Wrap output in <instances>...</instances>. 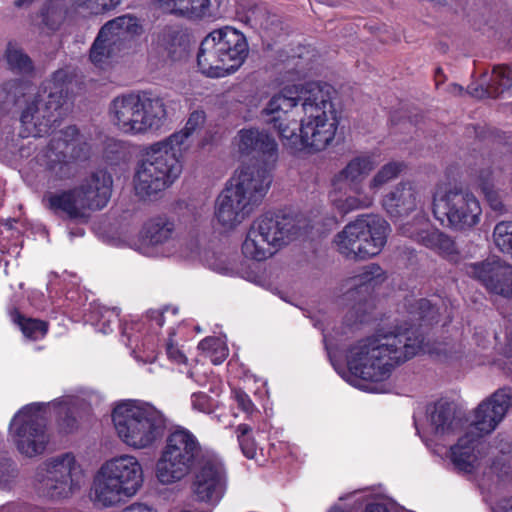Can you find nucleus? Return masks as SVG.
<instances>
[{"mask_svg": "<svg viewBox=\"0 0 512 512\" xmlns=\"http://www.w3.org/2000/svg\"><path fill=\"white\" fill-rule=\"evenodd\" d=\"M316 57V51L310 45H298L290 53V62L294 61L293 70L298 75H306L312 68V63Z\"/></svg>", "mask_w": 512, "mask_h": 512, "instance_id": "39", "label": "nucleus"}, {"mask_svg": "<svg viewBox=\"0 0 512 512\" xmlns=\"http://www.w3.org/2000/svg\"><path fill=\"white\" fill-rule=\"evenodd\" d=\"M112 421L119 438L137 449L153 446L164 436L167 428V419L160 410L138 400L118 404L113 409Z\"/></svg>", "mask_w": 512, "mask_h": 512, "instance_id": "6", "label": "nucleus"}, {"mask_svg": "<svg viewBox=\"0 0 512 512\" xmlns=\"http://www.w3.org/2000/svg\"><path fill=\"white\" fill-rule=\"evenodd\" d=\"M89 154L90 146L81 141L75 125L67 126L53 135L42 155L48 187L55 188L57 182L71 179L74 176L72 162L86 160Z\"/></svg>", "mask_w": 512, "mask_h": 512, "instance_id": "10", "label": "nucleus"}, {"mask_svg": "<svg viewBox=\"0 0 512 512\" xmlns=\"http://www.w3.org/2000/svg\"><path fill=\"white\" fill-rule=\"evenodd\" d=\"M164 12L189 20H202L210 16V0H154Z\"/></svg>", "mask_w": 512, "mask_h": 512, "instance_id": "27", "label": "nucleus"}, {"mask_svg": "<svg viewBox=\"0 0 512 512\" xmlns=\"http://www.w3.org/2000/svg\"><path fill=\"white\" fill-rule=\"evenodd\" d=\"M69 9L57 0H47L40 10L42 24L51 31H57L68 16Z\"/></svg>", "mask_w": 512, "mask_h": 512, "instance_id": "35", "label": "nucleus"}, {"mask_svg": "<svg viewBox=\"0 0 512 512\" xmlns=\"http://www.w3.org/2000/svg\"><path fill=\"white\" fill-rule=\"evenodd\" d=\"M175 336L174 330L169 332V338L165 344V351L168 359L175 364H186L187 357L185 353L179 348V346L174 343L173 337Z\"/></svg>", "mask_w": 512, "mask_h": 512, "instance_id": "48", "label": "nucleus"}, {"mask_svg": "<svg viewBox=\"0 0 512 512\" xmlns=\"http://www.w3.org/2000/svg\"><path fill=\"white\" fill-rule=\"evenodd\" d=\"M512 86V70L506 65H496L492 70V76L486 88H482L483 94L490 98H498Z\"/></svg>", "mask_w": 512, "mask_h": 512, "instance_id": "34", "label": "nucleus"}, {"mask_svg": "<svg viewBox=\"0 0 512 512\" xmlns=\"http://www.w3.org/2000/svg\"><path fill=\"white\" fill-rule=\"evenodd\" d=\"M75 456L71 452L46 460L35 476L36 490L41 497L51 500L67 498L73 490V476L77 470Z\"/></svg>", "mask_w": 512, "mask_h": 512, "instance_id": "16", "label": "nucleus"}, {"mask_svg": "<svg viewBox=\"0 0 512 512\" xmlns=\"http://www.w3.org/2000/svg\"><path fill=\"white\" fill-rule=\"evenodd\" d=\"M423 342L424 337L409 328L379 329L349 349V372L357 381L382 382L390 377L396 366L413 358Z\"/></svg>", "mask_w": 512, "mask_h": 512, "instance_id": "3", "label": "nucleus"}, {"mask_svg": "<svg viewBox=\"0 0 512 512\" xmlns=\"http://www.w3.org/2000/svg\"><path fill=\"white\" fill-rule=\"evenodd\" d=\"M181 152L167 138L147 147L134 177L136 194L150 197L173 184L182 172Z\"/></svg>", "mask_w": 512, "mask_h": 512, "instance_id": "8", "label": "nucleus"}, {"mask_svg": "<svg viewBox=\"0 0 512 512\" xmlns=\"http://www.w3.org/2000/svg\"><path fill=\"white\" fill-rule=\"evenodd\" d=\"M364 512H390L385 504L370 503L365 507Z\"/></svg>", "mask_w": 512, "mask_h": 512, "instance_id": "59", "label": "nucleus"}, {"mask_svg": "<svg viewBox=\"0 0 512 512\" xmlns=\"http://www.w3.org/2000/svg\"><path fill=\"white\" fill-rule=\"evenodd\" d=\"M506 512H512V499L508 501Z\"/></svg>", "mask_w": 512, "mask_h": 512, "instance_id": "64", "label": "nucleus"}, {"mask_svg": "<svg viewBox=\"0 0 512 512\" xmlns=\"http://www.w3.org/2000/svg\"><path fill=\"white\" fill-rule=\"evenodd\" d=\"M179 40V31L173 28L164 29L159 35V41L165 47L169 54L175 53L174 46Z\"/></svg>", "mask_w": 512, "mask_h": 512, "instance_id": "50", "label": "nucleus"}, {"mask_svg": "<svg viewBox=\"0 0 512 512\" xmlns=\"http://www.w3.org/2000/svg\"><path fill=\"white\" fill-rule=\"evenodd\" d=\"M288 215L283 211L267 212L251 224L242 243L244 257L264 261L285 244L288 237Z\"/></svg>", "mask_w": 512, "mask_h": 512, "instance_id": "13", "label": "nucleus"}, {"mask_svg": "<svg viewBox=\"0 0 512 512\" xmlns=\"http://www.w3.org/2000/svg\"><path fill=\"white\" fill-rule=\"evenodd\" d=\"M141 107V132L160 129L167 120V110L163 98L153 95L151 92L140 93Z\"/></svg>", "mask_w": 512, "mask_h": 512, "instance_id": "26", "label": "nucleus"}, {"mask_svg": "<svg viewBox=\"0 0 512 512\" xmlns=\"http://www.w3.org/2000/svg\"><path fill=\"white\" fill-rule=\"evenodd\" d=\"M249 53L246 36L225 26L211 31L200 43L197 53L199 71L210 78H222L236 72Z\"/></svg>", "mask_w": 512, "mask_h": 512, "instance_id": "5", "label": "nucleus"}, {"mask_svg": "<svg viewBox=\"0 0 512 512\" xmlns=\"http://www.w3.org/2000/svg\"><path fill=\"white\" fill-rule=\"evenodd\" d=\"M493 239L496 247L503 253L512 257V221H501L493 230Z\"/></svg>", "mask_w": 512, "mask_h": 512, "instance_id": "40", "label": "nucleus"}, {"mask_svg": "<svg viewBox=\"0 0 512 512\" xmlns=\"http://www.w3.org/2000/svg\"><path fill=\"white\" fill-rule=\"evenodd\" d=\"M482 210L475 195L467 188L454 185L433 197V214L442 224L455 231H466L480 221Z\"/></svg>", "mask_w": 512, "mask_h": 512, "instance_id": "12", "label": "nucleus"}, {"mask_svg": "<svg viewBox=\"0 0 512 512\" xmlns=\"http://www.w3.org/2000/svg\"><path fill=\"white\" fill-rule=\"evenodd\" d=\"M512 406V388L504 387L495 391L488 399L482 401L475 410L472 428L480 435L495 430Z\"/></svg>", "mask_w": 512, "mask_h": 512, "instance_id": "20", "label": "nucleus"}, {"mask_svg": "<svg viewBox=\"0 0 512 512\" xmlns=\"http://www.w3.org/2000/svg\"><path fill=\"white\" fill-rule=\"evenodd\" d=\"M32 507L25 503H9L0 507V512H32Z\"/></svg>", "mask_w": 512, "mask_h": 512, "instance_id": "56", "label": "nucleus"}, {"mask_svg": "<svg viewBox=\"0 0 512 512\" xmlns=\"http://www.w3.org/2000/svg\"><path fill=\"white\" fill-rule=\"evenodd\" d=\"M112 185L111 175L105 170H98L75 186L82 212L106 207L111 197Z\"/></svg>", "mask_w": 512, "mask_h": 512, "instance_id": "21", "label": "nucleus"}, {"mask_svg": "<svg viewBox=\"0 0 512 512\" xmlns=\"http://www.w3.org/2000/svg\"><path fill=\"white\" fill-rule=\"evenodd\" d=\"M121 512H157V510L145 503L135 502L125 507Z\"/></svg>", "mask_w": 512, "mask_h": 512, "instance_id": "58", "label": "nucleus"}, {"mask_svg": "<svg viewBox=\"0 0 512 512\" xmlns=\"http://www.w3.org/2000/svg\"><path fill=\"white\" fill-rule=\"evenodd\" d=\"M256 21L264 32L266 40V53L268 58V70L272 74H279L275 82L285 84L288 75V51L286 44L281 41L286 39L283 21L276 13L266 9L259 10Z\"/></svg>", "mask_w": 512, "mask_h": 512, "instance_id": "18", "label": "nucleus"}, {"mask_svg": "<svg viewBox=\"0 0 512 512\" xmlns=\"http://www.w3.org/2000/svg\"><path fill=\"white\" fill-rule=\"evenodd\" d=\"M220 339L215 336H209L202 339L198 344V349L202 352V354L207 358L209 354H211L216 347H219Z\"/></svg>", "mask_w": 512, "mask_h": 512, "instance_id": "53", "label": "nucleus"}, {"mask_svg": "<svg viewBox=\"0 0 512 512\" xmlns=\"http://www.w3.org/2000/svg\"><path fill=\"white\" fill-rule=\"evenodd\" d=\"M17 476L15 462L6 456L0 457V488H9L10 484Z\"/></svg>", "mask_w": 512, "mask_h": 512, "instance_id": "47", "label": "nucleus"}, {"mask_svg": "<svg viewBox=\"0 0 512 512\" xmlns=\"http://www.w3.org/2000/svg\"><path fill=\"white\" fill-rule=\"evenodd\" d=\"M15 147H17V153L21 158H28L37 150L33 141H28L26 144L22 143L21 145L16 144Z\"/></svg>", "mask_w": 512, "mask_h": 512, "instance_id": "57", "label": "nucleus"}, {"mask_svg": "<svg viewBox=\"0 0 512 512\" xmlns=\"http://www.w3.org/2000/svg\"><path fill=\"white\" fill-rule=\"evenodd\" d=\"M383 207L390 217L408 216L416 208V192L409 183H399L383 199Z\"/></svg>", "mask_w": 512, "mask_h": 512, "instance_id": "25", "label": "nucleus"}, {"mask_svg": "<svg viewBox=\"0 0 512 512\" xmlns=\"http://www.w3.org/2000/svg\"><path fill=\"white\" fill-rule=\"evenodd\" d=\"M174 223L166 217L158 216L147 221L143 227V238L152 245H158L171 238Z\"/></svg>", "mask_w": 512, "mask_h": 512, "instance_id": "33", "label": "nucleus"}, {"mask_svg": "<svg viewBox=\"0 0 512 512\" xmlns=\"http://www.w3.org/2000/svg\"><path fill=\"white\" fill-rule=\"evenodd\" d=\"M34 0H15L14 5L18 8L30 5Z\"/></svg>", "mask_w": 512, "mask_h": 512, "instance_id": "60", "label": "nucleus"}, {"mask_svg": "<svg viewBox=\"0 0 512 512\" xmlns=\"http://www.w3.org/2000/svg\"><path fill=\"white\" fill-rule=\"evenodd\" d=\"M140 93H127L114 98L110 104V116L117 128L126 134H142Z\"/></svg>", "mask_w": 512, "mask_h": 512, "instance_id": "22", "label": "nucleus"}, {"mask_svg": "<svg viewBox=\"0 0 512 512\" xmlns=\"http://www.w3.org/2000/svg\"><path fill=\"white\" fill-rule=\"evenodd\" d=\"M169 309L165 308L163 310H154L151 309L147 312V319L152 328L156 327L158 329L162 328L165 323V313L168 312Z\"/></svg>", "mask_w": 512, "mask_h": 512, "instance_id": "51", "label": "nucleus"}, {"mask_svg": "<svg viewBox=\"0 0 512 512\" xmlns=\"http://www.w3.org/2000/svg\"><path fill=\"white\" fill-rule=\"evenodd\" d=\"M415 306L419 311V318L421 320H425L427 318H432L435 312L434 306L428 299L421 298L416 301Z\"/></svg>", "mask_w": 512, "mask_h": 512, "instance_id": "52", "label": "nucleus"}, {"mask_svg": "<svg viewBox=\"0 0 512 512\" xmlns=\"http://www.w3.org/2000/svg\"><path fill=\"white\" fill-rule=\"evenodd\" d=\"M401 233L424 247L449 259H454L459 254L458 247L454 239L439 229H426L418 227L414 222H409L401 227Z\"/></svg>", "mask_w": 512, "mask_h": 512, "instance_id": "23", "label": "nucleus"}, {"mask_svg": "<svg viewBox=\"0 0 512 512\" xmlns=\"http://www.w3.org/2000/svg\"><path fill=\"white\" fill-rule=\"evenodd\" d=\"M195 472L192 490L199 501H218L226 485L224 463L203 448L189 429L176 426L169 432L156 462L155 474L162 484L179 482Z\"/></svg>", "mask_w": 512, "mask_h": 512, "instance_id": "2", "label": "nucleus"}, {"mask_svg": "<svg viewBox=\"0 0 512 512\" xmlns=\"http://www.w3.org/2000/svg\"><path fill=\"white\" fill-rule=\"evenodd\" d=\"M41 410V403L28 404L11 422L14 444L19 453L29 458L43 454L50 441L45 421L39 417Z\"/></svg>", "mask_w": 512, "mask_h": 512, "instance_id": "15", "label": "nucleus"}, {"mask_svg": "<svg viewBox=\"0 0 512 512\" xmlns=\"http://www.w3.org/2000/svg\"><path fill=\"white\" fill-rule=\"evenodd\" d=\"M11 321L19 327L24 337L36 341L44 338L48 333L49 324L47 321L27 317L17 308L10 312Z\"/></svg>", "mask_w": 512, "mask_h": 512, "instance_id": "32", "label": "nucleus"}, {"mask_svg": "<svg viewBox=\"0 0 512 512\" xmlns=\"http://www.w3.org/2000/svg\"><path fill=\"white\" fill-rule=\"evenodd\" d=\"M206 121V114L203 110H195L190 113L185 127L173 133L167 139L174 143V145L178 146L183 150V146L186 140L199 128H201Z\"/></svg>", "mask_w": 512, "mask_h": 512, "instance_id": "37", "label": "nucleus"}, {"mask_svg": "<svg viewBox=\"0 0 512 512\" xmlns=\"http://www.w3.org/2000/svg\"><path fill=\"white\" fill-rule=\"evenodd\" d=\"M374 168L375 161L371 155H358L333 177L332 185L335 189L348 187L354 193L361 194L363 182Z\"/></svg>", "mask_w": 512, "mask_h": 512, "instance_id": "24", "label": "nucleus"}, {"mask_svg": "<svg viewBox=\"0 0 512 512\" xmlns=\"http://www.w3.org/2000/svg\"><path fill=\"white\" fill-rule=\"evenodd\" d=\"M143 483L142 467L134 456L123 455L103 464L94 479V502L103 507L134 496Z\"/></svg>", "mask_w": 512, "mask_h": 512, "instance_id": "9", "label": "nucleus"}, {"mask_svg": "<svg viewBox=\"0 0 512 512\" xmlns=\"http://www.w3.org/2000/svg\"><path fill=\"white\" fill-rule=\"evenodd\" d=\"M479 438L480 435H476L473 431L467 432L451 447L450 458L458 471L472 473L475 470L477 461L475 447Z\"/></svg>", "mask_w": 512, "mask_h": 512, "instance_id": "30", "label": "nucleus"}, {"mask_svg": "<svg viewBox=\"0 0 512 512\" xmlns=\"http://www.w3.org/2000/svg\"><path fill=\"white\" fill-rule=\"evenodd\" d=\"M465 271L489 293L512 300V265L499 259H486L467 264Z\"/></svg>", "mask_w": 512, "mask_h": 512, "instance_id": "19", "label": "nucleus"}, {"mask_svg": "<svg viewBox=\"0 0 512 512\" xmlns=\"http://www.w3.org/2000/svg\"><path fill=\"white\" fill-rule=\"evenodd\" d=\"M239 152L254 163H243L218 195L214 217L226 230L239 225L265 197L272 183V168L277 159V143L268 133L256 128L239 131Z\"/></svg>", "mask_w": 512, "mask_h": 512, "instance_id": "1", "label": "nucleus"}, {"mask_svg": "<svg viewBox=\"0 0 512 512\" xmlns=\"http://www.w3.org/2000/svg\"><path fill=\"white\" fill-rule=\"evenodd\" d=\"M71 75L65 69L56 70L45 84L47 100L28 104L22 111L19 138H39L53 132L62 118V108L66 103L71 85Z\"/></svg>", "mask_w": 512, "mask_h": 512, "instance_id": "7", "label": "nucleus"}, {"mask_svg": "<svg viewBox=\"0 0 512 512\" xmlns=\"http://www.w3.org/2000/svg\"><path fill=\"white\" fill-rule=\"evenodd\" d=\"M430 422L437 435L454 432L457 427L455 405L448 401L439 400L428 408Z\"/></svg>", "mask_w": 512, "mask_h": 512, "instance_id": "31", "label": "nucleus"}, {"mask_svg": "<svg viewBox=\"0 0 512 512\" xmlns=\"http://www.w3.org/2000/svg\"><path fill=\"white\" fill-rule=\"evenodd\" d=\"M389 224L377 216H361L347 224L335 237L338 251L349 259L378 255L384 247Z\"/></svg>", "mask_w": 512, "mask_h": 512, "instance_id": "11", "label": "nucleus"}, {"mask_svg": "<svg viewBox=\"0 0 512 512\" xmlns=\"http://www.w3.org/2000/svg\"><path fill=\"white\" fill-rule=\"evenodd\" d=\"M491 177V171H481L479 175V187L481 188V191L484 194L490 208L498 214H503L507 210L502 201L500 193L494 188Z\"/></svg>", "mask_w": 512, "mask_h": 512, "instance_id": "38", "label": "nucleus"}, {"mask_svg": "<svg viewBox=\"0 0 512 512\" xmlns=\"http://www.w3.org/2000/svg\"><path fill=\"white\" fill-rule=\"evenodd\" d=\"M9 86H10V83L7 82V83H4L2 86H1V91L6 94V97L8 96V93H9Z\"/></svg>", "mask_w": 512, "mask_h": 512, "instance_id": "62", "label": "nucleus"}, {"mask_svg": "<svg viewBox=\"0 0 512 512\" xmlns=\"http://www.w3.org/2000/svg\"><path fill=\"white\" fill-rule=\"evenodd\" d=\"M57 426L63 434L75 432L79 427L75 409L69 406L62 407L58 412Z\"/></svg>", "mask_w": 512, "mask_h": 512, "instance_id": "45", "label": "nucleus"}, {"mask_svg": "<svg viewBox=\"0 0 512 512\" xmlns=\"http://www.w3.org/2000/svg\"><path fill=\"white\" fill-rule=\"evenodd\" d=\"M5 59L9 69L22 75H31L34 72L32 59L21 48L9 42L5 50Z\"/></svg>", "mask_w": 512, "mask_h": 512, "instance_id": "36", "label": "nucleus"}, {"mask_svg": "<svg viewBox=\"0 0 512 512\" xmlns=\"http://www.w3.org/2000/svg\"><path fill=\"white\" fill-rule=\"evenodd\" d=\"M334 92L325 82L309 81L290 86V110L304 113L299 133L290 134V150L315 154L331 144L338 126L332 103Z\"/></svg>", "mask_w": 512, "mask_h": 512, "instance_id": "4", "label": "nucleus"}, {"mask_svg": "<svg viewBox=\"0 0 512 512\" xmlns=\"http://www.w3.org/2000/svg\"><path fill=\"white\" fill-rule=\"evenodd\" d=\"M121 0H74L73 6L87 11L91 15L105 14L114 10Z\"/></svg>", "mask_w": 512, "mask_h": 512, "instance_id": "42", "label": "nucleus"}, {"mask_svg": "<svg viewBox=\"0 0 512 512\" xmlns=\"http://www.w3.org/2000/svg\"><path fill=\"white\" fill-rule=\"evenodd\" d=\"M364 204L365 201L357 197H347L345 200L339 201L338 207L343 213H348L362 207Z\"/></svg>", "mask_w": 512, "mask_h": 512, "instance_id": "55", "label": "nucleus"}, {"mask_svg": "<svg viewBox=\"0 0 512 512\" xmlns=\"http://www.w3.org/2000/svg\"><path fill=\"white\" fill-rule=\"evenodd\" d=\"M142 30L139 19L129 14L108 21L100 29L90 48L91 62L104 69L114 56L130 47L133 38L140 35Z\"/></svg>", "mask_w": 512, "mask_h": 512, "instance_id": "14", "label": "nucleus"}, {"mask_svg": "<svg viewBox=\"0 0 512 512\" xmlns=\"http://www.w3.org/2000/svg\"><path fill=\"white\" fill-rule=\"evenodd\" d=\"M234 399L237 403L238 409L247 415H252L256 411V407L251 400L250 396L242 389L233 390Z\"/></svg>", "mask_w": 512, "mask_h": 512, "instance_id": "49", "label": "nucleus"}, {"mask_svg": "<svg viewBox=\"0 0 512 512\" xmlns=\"http://www.w3.org/2000/svg\"><path fill=\"white\" fill-rule=\"evenodd\" d=\"M16 223V219L14 218H8L7 220L4 221L3 225L8 229H12L13 228V224Z\"/></svg>", "mask_w": 512, "mask_h": 512, "instance_id": "61", "label": "nucleus"}, {"mask_svg": "<svg viewBox=\"0 0 512 512\" xmlns=\"http://www.w3.org/2000/svg\"><path fill=\"white\" fill-rule=\"evenodd\" d=\"M191 406L195 411L211 414L217 408V401L207 393L198 391L191 395Z\"/></svg>", "mask_w": 512, "mask_h": 512, "instance_id": "46", "label": "nucleus"}, {"mask_svg": "<svg viewBox=\"0 0 512 512\" xmlns=\"http://www.w3.org/2000/svg\"><path fill=\"white\" fill-rule=\"evenodd\" d=\"M313 225L311 221L302 214L296 215L290 219V242L302 239L306 240L311 237Z\"/></svg>", "mask_w": 512, "mask_h": 512, "instance_id": "44", "label": "nucleus"}, {"mask_svg": "<svg viewBox=\"0 0 512 512\" xmlns=\"http://www.w3.org/2000/svg\"><path fill=\"white\" fill-rule=\"evenodd\" d=\"M386 279L385 271L375 263L365 266L362 272L353 278L354 287L345 294L346 299L353 302L345 316L348 325L368 321L375 307L372 293Z\"/></svg>", "mask_w": 512, "mask_h": 512, "instance_id": "17", "label": "nucleus"}, {"mask_svg": "<svg viewBox=\"0 0 512 512\" xmlns=\"http://www.w3.org/2000/svg\"><path fill=\"white\" fill-rule=\"evenodd\" d=\"M236 434L240 449L243 455L248 459H254L257 455V443L252 436L250 425L242 423L236 428Z\"/></svg>", "mask_w": 512, "mask_h": 512, "instance_id": "41", "label": "nucleus"}, {"mask_svg": "<svg viewBox=\"0 0 512 512\" xmlns=\"http://www.w3.org/2000/svg\"><path fill=\"white\" fill-rule=\"evenodd\" d=\"M288 88L284 86L278 94H275L267 103L263 110L266 116V122L270 124L273 130L283 141L288 139L285 132L288 128Z\"/></svg>", "mask_w": 512, "mask_h": 512, "instance_id": "28", "label": "nucleus"}, {"mask_svg": "<svg viewBox=\"0 0 512 512\" xmlns=\"http://www.w3.org/2000/svg\"><path fill=\"white\" fill-rule=\"evenodd\" d=\"M404 168V164L402 162H389L381 167V169L376 173V175L370 181L371 189H379L384 184L398 177L401 171Z\"/></svg>", "mask_w": 512, "mask_h": 512, "instance_id": "43", "label": "nucleus"}, {"mask_svg": "<svg viewBox=\"0 0 512 512\" xmlns=\"http://www.w3.org/2000/svg\"><path fill=\"white\" fill-rule=\"evenodd\" d=\"M436 79L438 80V77L443 76V71L441 68H437L435 72Z\"/></svg>", "mask_w": 512, "mask_h": 512, "instance_id": "63", "label": "nucleus"}, {"mask_svg": "<svg viewBox=\"0 0 512 512\" xmlns=\"http://www.w3.org/2000/svg\"><path fill=\"white\" fill-rule=\"evenodd\" d=\"M43 200L46 202V207L55 214L64 213L71 220L85 217L75 187L58 192H46Z\"/></svg>", "mask_w": 512, "mask_h": 512, "instance_id": "29", "label": "nucleus"}, {"mask_svg": "<svg viewBox=\"0 0 512 512\" xmlns=\"http://www.w3.org/2000/svg\"><path fill=\"white\" fill-rule=\"evenodd\" d=\"M228 356V349L225 347L223 342L220 340L219 347L207 356V358L214 365L222 364Z\"/></svg>", "mask_w": 512, "mask_h": 512, "instance_id": "54", "label": "nucleus"}]
</instances>
